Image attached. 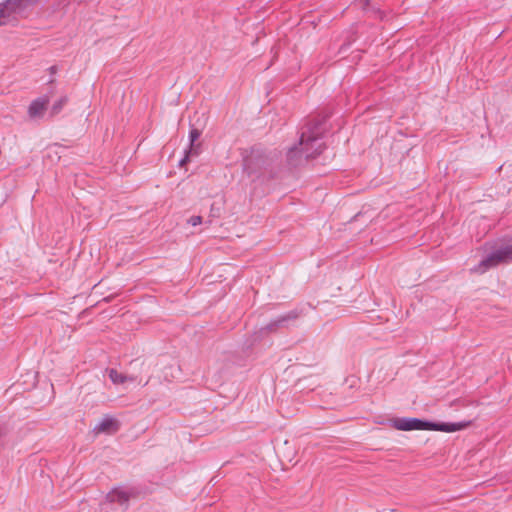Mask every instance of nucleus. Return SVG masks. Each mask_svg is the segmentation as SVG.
<instances>
[{
    "label": "nucleus",
    "instance_id": "obj_1",
    "mask_svg": "<svg viewBox=\"0 0 512 512\" xmlns=\"http://www.w3.org/2000/svg\"><path fill=\"white\" fill-rule=\"evenodd\" d=\"M326 131L324 121L313 120L301 131L298 145L287 152V161L291 166H298L322 151V135Z\"/></svg>",
    "mask_w": 512,
    "mask_h": 512
},
{
    "label": "nucleus",
    "instance_id": "obj_2",
    "mask_svg": "<svg viewBox=\"0 0 512 512\" xmlns=\"http://www.w3.org/2000/svg\"><path fill=\"white\" fill-rule=\"evenodd\" d=\"M390 425L400 431L431 430L448 433L462 430L467 426L465 423H434L418 418H394L390 420Z\"/></svg>",
    "mask_w": 512,
    "mask_h": 512
},
{
    "label": "nucleus",
    "instance_id": "obj_3",
    "mask_svg": "<svg viewBox=\"0 0 512 512\" xmlns=\"http://www.w3.org/2000/svg\"><path fill=\"white\" fill-rule=\"evenodd\" d=\"M510 262H512V240L493 250L478 265L473 267L471 272L483 274L491 268Z\"/></svg>",
    "mask_w": 512,
    "mask_h": 512
},
{
    "label": "nucleus",
    "instance_id": "obj_4",
    "mask_svg": "<svg viewBox=\"0 0 512 512\" xmlns=\"http://www.w3.org/2000/svg\"><path fill=\"white\" fill-rule=\"evenodd\" d=\"M30 3V0H6L0 3V26L16 22Z\"/></svg>",
    "mask_w": 512,
    "mask_h": 512
},
{
    "label": "nucleus",
    "instance_id": "obj_5",
    "mask_svg": "<svg viewBox=\"0 0 512 512\" xmlns=\"http://www.w3.org/2000/svg\"><path fill=\"white\" fill-rule=\"evenodd\" d=\"M201 136V131L197 128H192L189 131V147L185 149L184 157L179 161V166L183 167L192 156H196L199 154V144H195V142Z\"/></svg>",
    "mask_w": 512,
    "mask_h": 512
},
{
    "label": "nucleus",
    "instance_id": "obj_6",
    "mask_svg": "<svg viewBox=\"0 0 512 512\" xmlns=\"http://www.w3.org/2000/svg\"><path fill=\"white\" fill-rule=\"evenodd\" d=\"M136 496L134 489H127L123 487L115 488L111 490L106 498L109 502L118 503L119 505H126L129 500Z\"/></svg>",
    "mask_w": 512,
    "mask_h": 512
},
{
    "label": "nucleus",
    "instance_id": "obj_7",
    "mask_svg": "<svg viewBox=\"0 0 512 512\" xmlns=\"http://www.w3.org/2000/svg\"><path fill=\"white\" fill-rule=\"evenodd\" d=\"M120 428L119 421L109 415H106L95 427H94V433L95 434H101V433H107V434H113L116 433Z\"/></svg>",
    "mask_w": 512,
    "mask_h": 512
},
{
    "label": "nucleus",
    "instance_id": "obj_8",
    "mask_svg": "<svg viewBox=\"0 0 512 512\" xmlns=\"http://www.w3.org/2000/svg\"><path fill=\"white\" fill-rule=\"evenodd\" d=\"M48 103L49 98L47 96H41L33 100L28 108L29 117L35 119L43 116L45 110L47 109Z\"/></svg>",
    "mask_w": 512,
    "mask_h": 512
},
{
    "label": "nucleus",
    "instance_id": "obj_9",
    "mask_svg": "<svg viewBox=\"0 0 512 512\" xmlns=\"http://www.w3.org/2000/svg\"><path fill=\"white\" fill-rule=\"evenodd\" d=\"M109 379L116 385L124 384L127 381H134V377H129L123 373L118 372L116 369L111 368L108 370Z\"/></svg>",
    "mask_w": 512,
    "mask_h": 512
},
{
    "label": "nucleus",
    "instance_id": "obj_10",
    "mask_svg": "<svg viewBox=\"0 0 512 512\" xmlns=\"http://www.w3.org/2000/svg\"><path fill=\"white\" fill-rule=\"evenodd\" d=\"M297 316L298 315L296 312H294V311L289 312L285 316H282V317L278 318L275 322L271 323L269 325V329H272L273 327H277V326H282L284 322H286L288 320L296 319Z\"/></svg>",
    "mask_w": 512,
    "mask_h": 512
},
{
    "label": "nucleus",
    "instance_id": "obj_11",
    "mask_svg": "<svg viewBox=\"0 0 512 512\" xmlns=\"http://www.w3.org/2000/svg\"><path fill=\"white\" fill-rule=\"evenodd\" d=\"M372 220L373 215L369 211H360L352 219L353 222H371Z\"/></svg>",
    "mask_w": 512,
    "mask_h": 512
},
{
    "label": "nucleus",
    "instance_id": "obj_12",
    "mask_svg": "<svg viewBox=\"0 0 512 512\" xmlns=\"http://www.w3.org/2000/svg\"><path fill=\"white\" fill-rule=\"evenodd\" d=\"M67 102V97H62L60 98L59 100H57L53 105H52V108H51V114L52 115H56L58 114L63 106L66 104Z\"/></svg>",
    "mask_w": 512,
    "mask_h": 512
},
{
    "label": "nucleus",
    "instance_id": "obj_13",
    "mask_svg": "<svg viewBox=\"0 0 512 512\" xmlns=\"http://www.w3.org/2000/svg\"><path fill=\"white\" fill-rule=\"evenodd\" d=\"M202 218L201 216H192L188 221L187 224H201Z\"/></svg>",
    "mask_w": 512,
    "mask_h": 512
},
{
    "label": "nucleus",
    "instance_id": "obj_14",
    "mask_svg": "<svg viewBox=\"0 0 512 512\" xmlns=\"http://www.w3.org/2000/svg\"><path fill=\"white\" fill-rule=\"evenodd\" d=\"M358 1L363 5V7H366L369 2V0H358Z\"/></svg>",
    "mask_w": 512,
    "mask_h": 512
},
{
    "label": "nucleus",
    "instance_id": "obj_15",
    "mask_svg": "<svg viewBox=\"0 0 512 512\" xmlns=\"http://www.w3.org/2000/svg\"><path fill=\"white\" fill-rule=\"evenodd\" d=\"M49 70H50V72H51L52 74H54V73L56 72V67H55V66H52V67H50V68H49Z\"/></svg>",
    "mask_w": 512,
    "mask_h": 512
}]
</instances>
